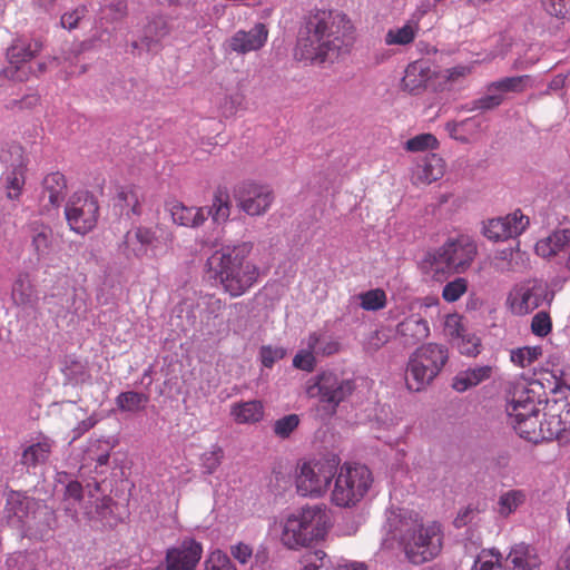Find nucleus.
Returning a JSON list of instances; mask_svg holds the SVG:
<instances>
[{
	"instance_id": "c85d7f7f",
	"label": "nucleus",
	"mask_w": 570,
	"mask_h": 570,
	"mask_svg": "<svg viewBox=\"0 0 570 570\" xmlns=\"http://www.w3.org/2000/svg\"><path fill=\"white\" fill-rule=\"evenodd\" d=\"M510 425L520 438L529 442L538 443L543 440V422L540 421L539 415L511 421Z\"/></svg>"
},
{
	"instance_id": "393cba45",
	"label": "nucleus",
	"mask_w": 570,
	"mask_h": 570,
	"mask_svg": "<svg viewBox=\"0 0 570 570\" xmlns=\"http://www.w3.org/2000/svg\"><path fill=\"white\" fill-rule=\"evenodd\" d=\"M11 298L17 306L33 307L37 302L36 289L28 273H19L11 288Z\"/></svg>"
},
{
	"instance_id": "9b49d317",
	"label": "nucleus",
	"mask_w": 570,
	"mask_h": 570,
	"mask_svg": "<svg viewBox=\"0 0 570 570\" xmlns=\"http://www.w3.org/2000/svg\"><path fill=\"white\" fill-rule=\"evenodd\" d=\"M98 202L88 191L73 194L68 200L65 215L70 228L81 235L90 232L97 224Z\"/></svg>"
},
{
	"instance_id": "1a4fd4ad",
	"label": "nucleus",
	"mask_w": 570,
	"mask_h": 570,
	"mask_svg": "<svg viewBox=\"0 0 570 570\" xmlns=\"http://www.w3.org/2000/svg\"><path fill=\"white\" fill-rule=\"evenodd\" d=\"M353 38H297L294 58L305 65L334 62L346 55Z\"/></svg>"
},
{
	"instance_id": "c9c22d12",
	"label": "nucleus",
	"mask_w": 570,
	"mask_h": 570,
	"mask_svg": "<svg viewBox=\"0 0 570 570\" xmlns=\"http://www.w3.org/2000/svg\"><path fill=\"white\" fill-rule=\"evenodd\" d=\"M266 38H229L224 48L226 51H233L238 55H245L249 51L261 49L265 43Z\"/></svg>"
},
{
	"instance_id": "7c9ffc66",
	"label": "nucleus",
	"mask_w": 570,
	"mask_h": 570,
	"mask_svg": "<svg viewBox=\"0 0 570 570\" xmlns=\"http://www.w3.org/2000/svg\"><path fill=\"white\" fill-rule=\"evenodd\" d=\"M570 243V229L563 228L556 230L547 239L537 244V250L544 256L556 255Z\"/></svg>"
},
{
	"instance_id": "ddd939ff",
	"label": "nucleus",
	"mask_w": 570,
	"mask_h": 570,
	"mask_svg": "<svg viewBox=\"0 0 570 570\" xmlns=\"http://www.w3.org/2000/svg\"><path fill=\"white\" fill-rule=\"evenodd\" d=\"M238 207L250 216L265 214L274 202V194L267 186L245 181L234 189Z\"/></svg>"
},
{
	"instance_id": "6ab92c4d",
	"label": "nucleus",
	"mask_w": 570,
	"mask_h": 570,
	"mask_svg": "<svg viewBox=\"0 0 570 570\" xmlns=\"http://www.w3.org/2000/svg\"><path fill=\"white\" fill-rule=\"evenodd\" d=\"M144 200L145 196L140 187L126 185L118 188L115 207L119 208L121 216L131 218V216H140L142 214Z\"/></svg>"
},
{
	"instance_id": "6e6552de",
	"label": "nucleus",
	"mask_w": 570,
	"mask_h": 570,
	"mask_svg": "<svg viewBox=\"0 0 570 570\" xmlns=\"http://www.w3.org/2000/svg\"><path fill=\"white\" fill-rule=\"evenodd\" d=\"M336 454H328L312 462H305L296 475V489L301 495H322L336 475L340 465Z\"/></svg>"
},
{
	"instance_id": "a211bd4d",
	"label": "nucleus",
	"mask_w": 570,
	"mask_h": 570,
	"mask_svg": "<svg viewBox=\"0 0 570 570\" xmlns=\"http://www.w3.org/2000/svg\"><path fill=\"white\" fill-rule=\"evenodd\" d=\"M202 557V547L194 540L184 541L179 548L167 551V570H195Z\"/></svg>"
},
{
	"instance_id": "473e14b6",
	"label": "nucleus",
	"mask_w": 570,
	"mask_h": 570,
	"mask_svg": "<svg viewBox=\"0 0 570 570\" xmlns=\"http://www.w3.org/2000/svg\"><path fill=\"white\" fill-rule=\"evenodd\" d=\"M232 413L238 423H255L263 417V404L259 401H248L235 405Z\"/></svg>"
},
{
	"instance_id": "f3484780",
	"label": "nucleus",
	"mask_w": 570,
	"mask_h": 570,
	"mask_svg": "<svg viewBox=\"0 0 570 570\" xmlns=\"http://www.w3.org/2000/svg\"><path fill=\"white\" fill-rule=\"evenodd\" d=\"M40 501L27 495L24 492L10 490L6 493L3 517L9 525L20 528V524L33 511Z\"/></svg>"
},
{
	"instance_id": "338daca9",
	"label": "nucleus",
	"mask_w": 570,
	"mask_h": 570,
	"mask_svg": "<svg viewBox=\"0 0 570 570\" xmlns=\"http://www.w3.org/2000/svg\"><path fill=\"white\" fill-rule=\"evenodd\" d=\"M286 352L282 347L272 348L271 346H263L261 348L262 363L265 367H272L273 364L285 356Z\"/></svg>"
},
{
	"instance_id": "4468645a",
	"label": "nucleus",
	"mask_w": 570,
	"mask_h": 570,
	"mask_svg": "<svg viewBox=\"0 0 570 570\" xmlns=\"http://www.w3.org/2000/svg\"><path fill=\"white\" fill-rule=\"evenodd\" d=\"M553 293L541 282H532L514 289L509 296L510 307L517 315H527L541 306L544 302L550 304Z\"/></svg>"
},
{
	"instance_id": "423d86ee",
	"label": "nucleus",
	"mask_w": 570,
	"mask_h": 570,
	"mask_svg": "<svg viewBox=\"0 0 570 570\" xmlns=\"http://www.w3.org/2000/svg\"><path fill=\"white\" fill-rule=\"evenodd\" d=\"M475 255L476 245L468 237L461 236L449 239L434 252H429L423 263L435 274L462 273L471 265Z\"/></svg>"
},
{
	"instance_id": "0eeeda50",
	"label": "nucleus",
	"mask_w": 570,
	"mask_h": 570,
	"mask_svg": "<svg viewBox=\"0 0 570 570\" xmlns=\"http://www.w3.org/2000/svg\"><path fill=\"white\" fill-rule=\"evenodd\" d=\"M335 476L332 502L342 508H350L360 502L373 482L371 471L361 464H344Z\"/></svg>"
},
{
	"instance_id": "4c0bfd02",
	"label": "nucleus",
	"mask_w": 570,
	"mask_h": 570,
	"mask_svg": "<svg viewBox=\"0 0 570 570\" xmlns=\"http://www.w3.org/2000/svg\"><path fill=\"white\" fill-rule=\"evenodd\" d=\"M525 500V495L520 490H510L503 493L499 498V509L498 512L502 517H508L513 511L518 509Z\"/></svg>"
},
{
	"instance_id": "13d9d810",
	"label": "nucleus",
	"mask_w": 570,
	"mask_h": 570,
	"mask_svg": "<svg viewBox=\"0 0 570 570\" xmlns=\"http://www.w3.org/2000/svg\"><path fill=\"white\" fill-rule=\"evenodd\" d=\"M129 87H132L130 80H116L107 86L108 94L116 101L129 99Z\"/></svg>"
},
{
	"instance_id": "ea45409f",
	"label": "nucleus",
	"mask_w": 570,
	"mask_h": 570,
	"mask_svg": "<svg viewBox=\"0 0 570 570\" xmlns=\"http://www.w3.org/2000/svg\"><path fill=\"white\" fill-rule=\"evenodd\" d=\"M361 307L365 311H379L386 305V294L381 288L370 289L357 295Z\"/></svg>"
},
{
	"instance_id": "e2e57ef3",
	"label": "nucleus",
	"mask_w": 570,
	"mask_h": 570,
	"mask_svg": "<svg viewBox=\"0 0 570 570\" xmlns=\"http://www.w3.org/2000/svg\"><path fill=\"white\" fill-rule=\"evenodd\" d=\"M157 42V38H134L126 42V47L129 48L132 56H140L144 51H149Z\"/></svg>"
},
{
	"instance_id": "2eb2a0df",
	"label": "nucleus",
	"mask_w": 570,
	"mask_h": 570,
	"mask_svg": "<svg viewBox=\"0 0 570 570\" xmlns=\"http://www.w3.org/2000/svg\"><path fill=\"white\" fill-rule=\"evenodd\" d=\"M57 528L56 512L45 504L39 502L29 517L20 524L19 530L22 535L32 540L46 541L49 540Z\"/></svg>"
},
{
	"instance_id": "39448f33",
	"label": "nucleus",
	"mask_w": 570,
	"mask_h": 570,
	"mask_svg": "<svg viewBox=\"0 0 570 570\" xmlns=\"http://www.w3.org/2000/svg\"><path fill=\"white\" fill-rule=\"evenodd\" d=\"M165 206L175 225L188 228L202 226L209 216L215 223H222L230 215L229 195L223 188L215 191L212 206L188 207L177 200L167 202Z\"/></svg>"
},
{
	"instance_id": "37998d69",
	"label": "nucleus",
	"mask_w": 570,
	"mask_h": 570,
	"mask_svg": "<svg viewBox=\"0 0 570 570\" xmlns=\"http://www.w3.org/2000/svg\"><path fill=\"white\" fill-rule=\"evenodd\" d=\"M503 101V96L501 94H497L495 91L489 92L471 102L470 106H466L468 111H480L485 112L489 110H493L499 107Z\"/></svg>"
},
{
	"instance_id": "774afa93",
	"label": "nucleus",
	"mask_w": 570,
	"mask_h": 570,
	"mask_svg": "<svg viewBox=\"0 0 570 570\" xmlns=\"http://www.w3.org/2000/svg\"><path fill=\"white\" fill-rule=\"evenodd\" d=\"M326 554L322 550H316L313 553H308L306 556V564L303 570H330L324 564V559Z\"/></svg>"
},
{
	"instance_id": "680f3d73",
	"label": "nucleus",
	"mask_w": 570,
	"mask_h": 570,
	"mask_svg": "<svg viewBox=\"0 0 570 570\" xmlns=\"http://www.w3.org/2000/svg\"><path fill=\"white\" fill-rule=\"evenodd\" d=\"M40 102V96L36 92L24 95L21 99L12 100L7 108L14 110H32Z\"/></svg>"
},
{
	"instance_id": "6e6d98bb",
	"label": "nucleus",
	"mask_w": 570,
	"mask_h": 570,
	"mask_svg": "<svg viewBox=\"0 0 570 570\" xmlns=\"http://www.w3.org/2000/svg\"><path fill=\"white\" fill-rule=\"evenodd\" d=\"M544 10L557 18L570 17V0H541Z\"/></svg>"
},
{
	"instance_id": "4d7b16f0",
	"label": "nucleus",
	"mask_w": 570,
	"mask_h": 570,
	"mask_svg": "<svg viewBox=\"0 0 570 570\" xmlns=\"http://www.w3.org/2000/svg\"><path fill=\"white\" fill-rule=\"evenodd\" d=\"M481 340L475 335L464 334L456 342V346L461 354L468 356H476L480 353Z\"/></svg>"
},
{
	"instance_id": "412c9836",
	"label": "nucleus",
	"mask_w": 570,
	"mask_h": 570,
	"mask_svg": "<svg viewBox=\"0 0 570 570\" xmlns=\"http://www.w3.org/2000/svg\"><path fill=\"white\" fill-rule=\"evenodd\" d=\"M396 334L404 346H413L429 336L430 327L424 318L411 315L397 324Z\"/></svg>"
},
{
	"instance_id": "f257e3e1",
	"label": "nucleus",
	"mask_w": 570,
	"mask_h": 570,
	"mask_svg": "<svg viewBox=\"0 0 570 570\" xmlns=\"http://www.w3.org/2000/svg\"><path fill=\"white\" fill-rule=\"evenodd\" d=\"M387 527L392 539L412 564L429 562L442 551L443 534L436 523L424 525L416 514L401 512L389 518Z\"/></svg>"
},
{
	"instance_id": "aec40b11",
	"label": "nucleus",
	"mask_w": 570,
	"mask_h": 570,
	"mask_svg": "<svg viewBox=\"0 0 570 570\" xmlns=\"http://www.w3.org/2000/svg\"><path fill=\"white\" fill-rule=\"evenodd\" d=\"M433 75L434 72L426 62L415 60L406 67L402 87L410 94L416 95L429 86Z\"/></svg>"
},
{
	"instance_id": "20e7f679",
	"label": "nucleus",
	"mask_w": 570,
	"mask_h": 570,
	"mask_svg": "<svg viewBox=\"0 0 570 570\" xmlns=\"http://www.w3.org/2000/svg\"><path fill=\"white\" fill-rule=\"evenodd\" d=\"M449 360L448 348L435 343L417 347L409 357L405 384L409 391L425 390L440 374Z\"/></svg>"
},
{
	"instance_id": "c756f323",
	"label": "nucleus",
	"mask_w": 570,
	"mask_h": 570,
	"mask_svg": "<svg viewBox=\"0 0 570 570\" xmlns=\"http://www.w3.org/2000/svg\"><path fill=\"white\" fill-rule=\"evenodd\" d=\"M320 342L321 334L316 332L311 333L307 340V348L301 350L293 358L294 367L306 372L314 371L316 365L314 351L316 350V346Z\"/></svg>"
},
{
	"instance_id": "7ed1b4c3",
	"label": "nucleus",
	"mask_w": 570,
	"mask_h": 570,
	"mask_svg": "<svg viewBox=\"0 0 570 570\" xmlns=\"http://www.w3.org/2000/svg\"><path fill=\"white\" fill-rule=\"evenodd\" d=\"M330 527L331 519L325 508L306 507L286 519L281 540L289 549L309 547L323 540Z\"/></svg>"
},
{
	"instance_id": "cd10ccee",
	"label": "nucleus",
	"mask_w": 570,
	"mask_h": 570,
	"mask_svg": "<svg viewBox=\"0 0 570 570\" xmlns=\"http://www.w3.org/2000/svg\"><path fill=\"white\" fill-rule=\"evenodd\" d=\"M444 164L436 154H429L417 165L416 178L421 183L431 184L443 176Z\"/></svg>"
},
{
	"instance_id": "f03ea898",
	"label": "nucleus",
	"mask_w": 570,
	"mask_h": 570,
	"mask_svg": "<svg viewBox=\"0 0 570 570\" xmlns=\"http://www.w3.org/2000/svg\"><path fill=\"white\" fill-rule=\"evenodd\" d=\"M252 249L250 242L226 245L207 259V266L214 273V277L233 297L243 295L258 278V267L247 261Z\"/></svg>"
},
{
	"instance_id": "3c124183",
	"label": "nucleus",
	"mask_w": 570,
	"mask_h": 570,
	"mask_svg": "<svg viewBox=\"0 0 570 570\" xmlns=\"http://www.w3.org/2000/svg\"><path fill=\"white\" fill-rule=\"evenodd\" d=\"M552 330L551 317L548 312H538L531 321V332L539 337H546Z\"/></svg>"
},
{
	"instance_id": "864d4df0",
	"label": "nucleus",
	"mask_w": 570,
	"mask_h": 570,
	"mask_svg": "<svg viewBox=\"0 0 570 570\" xmlns=\"http://www.w3.org/2000/svg\"><path fill=\"white\" fill-rule=\"evenodd\" d=\"M112 445L108 441H97V445L94 444L88 449V456L97 462V466L106 465L110 458V450Z\"/></svg>"
},
{
	"instance_id": "a19ab883",
	"label": "nucleus",
	"mask_w": 570,
	"mask_h": 570,
	"mask_svg": "<svg viewBox=\"0 0 570 570\" xmlns=\"http://www.w3.org/2000/svg\"><path fill=\"white\" fill-rule=\"evenodd\" d=\"M527 76H515V77H507L501 80L491 82L488 86V91H495L497 94L502 92H520L523 90V82L527 79Z\"/></svg>"
},
{
	"instance_id": "72a5a7b5",
	"label": "nucleus",
	"mask_w": 570,
	"mask_h": 570,
	"mask_svg": "<svg viewBox=\"0 0 570 570\" xmlns=\"http://www.w3.org/2000/svg\"><path fill=\"white\" fill-rule=\"evenodd\" d=\"M30 230L32 233V245L37 255L43 256L48 254L51 245V228L36 222L30 225Z\"/></svg>"
},
{
	"instance_id": "09e8293b",
	"label": "nucleus",
	"mask_w": 570,
	"mask_h": 570,
	"mask_svg": "<svg viewBox=\"0 0 570 570\" xmlns=\"http://www.w3.org/2000/svg\"><path fill=\"white\" fill-rule=\"evenodd\" d=\"M298 424L299 416L297 414H288L275 421L273 431L277 436L286 439L297 429Z\"/></svg>"
},
{
	"instance_id": "052dcab7",
	"label": "nucleus",
	"mask_w": 570,
	"mask_h": 570,
	"mask_svg": "<svg viewBox=\"0 0 570 570\" xmlns=\"http://www.w3.org/2000/svg\"><path fill=\"white\" fill-rule=\"evenodd\" d=\"M134 237L140 244V248L136 255L146 253V247L151 246L156 240L155 233L150 228L144 226H139L135 229Z\"/></svg>"
},
{
	"instance_id": "4be33fe9",
	"label": "nucleus",
	"mask_w": 570,
	"mask_h": 570,
	"mask_svg": "<svg viewBox=\"0 0 570 570\" xmlns=\"http://www.w3.org/2000/svg\"><path fill=\"white\" fill-rule=\"evenodd\" d=\"M507 563L509 570H539L541 560L533 547L521 542L511 548Z\"/></svg>"
},
{
	"instance_id": "dca6fc26",
	"label": "nucleus",
	"mask_w": 570,
	"mask_h": 570,
	"mask_svg": "<svg viewBox=\"0 0 570 570\" xmlns=\"http://www.w3.org/2000/svg\"><path fill=\"white\" fill-rule=\"evenodd\" d=\"M528 225L529 217L517 209L503 218L490 219L483 227V234L490 240L500 242L520 235Z\"/></svg>"
},
{
	"instance_id": "a18cd8bd",
	"label": "nucleus",
	"mask_w": 570,
	"mask_h": 570,
	"mask_svg": "<svg viewBox=\"0 0 570 570\" xmlns=\"http://www.w3.org/2000/svg\"><path fill=\"white\" fill-rule=\"evenodd\" d=\"M24 184L23 170L17 166L6 178L7 197L18 199Z\"/></svg>"
},
{
	"instance_id": "0e129e2a",
	"label": "nucleus",
	"mask_w": 570,
	"mask_h": 570,
	"mask_svg": "<svg viewBox=\"0 0 570 570\" xmlns=\"http://www.w3.org/2000/svg\"><path fill=\"white\" fill-rule=\"evenodd\" d=\"M86 12L87 9L85 6H80L70 12H66L61 17V26L68 31H71L72 29L77 28L79 21L85 17Z\"/></svg>"
},
{
	"instance_id": "a878e982",
	"label": "nucleus",
	"mask_w": 570,
	"mask_h": 570,
	"mask_svg": "<svg viewBox=\"0 0 570 570\" xmlns=\"http://www.w3.org/2000/svg\"><path fill=\"white\" fill-rule=\"evenodd\" d=\"M67 181L59 173L48 174L42 180V199L48 198L52 207H58L66 197Z\"/></svg>"
},
{
	"instance_id": "9d476101",
	"label": "nucleus",
	"mask_w": 570,
	"mask_h": 570,
	"mask_svg": "<svg viewBox=\"0 0 570 570\" xmlns=\"http://www.w3.org/2000/svg\"><path fill=\"white\" fill-rule=\"evenodd\" d=\"M354 380L345 379L331 371L320 373L313 384L308 385L307 394L311 397H320V401L336 409L354 392Z\"/></svg>"
},
{
	"instance_id": "de8ad7c7",
	"label": "nucleus",
	"mask_w": 570,
	"mask_h": 570,
	"mask_svg": "<svg viewBox=\"0 0 570 570\" xmlns=\"http://www.w3.org/2000/svg\"><path fill=\"white\" fill-rule=\"evenodd\" d=\"M530 401H537L534 391L524 383H517L509 394L507 405L527 404Z\"/></svg>"
},
{
	"instance_id": "e433bc0d",
	"label": "nucleus",
	"mask_w": 570,
	"mask_h": 570,
	"mask_svg": "<svg viewBox=\"0 0 570 570\" xmlns=\"http://www.w3.org/2000/svg\"><path fill=\"white\" fill-rule=\"evenodd\" d=\"M49 452L50 446L47 443L32 444L23 451L20 462L26 466H36L47 460Z\"/></svg>"
},
{
	"instance_id": "b1692460",
	"label": "nucleus",
	"mask_w": 570,
	"mask_h": 570,
	"mask_svg": "<svg viewBox=\"0 0 570 570\" xmlns=\"http://www.w3.org/2000/svg\"><path fill=\"white\" fill-rule=\"evenodd\" d=\"M41 48L42 43L38 38H17L8 48L7 57L11 65H19L32 59Z\"/></svg>"
},
{
	"instance_id": "bb28decb",
	"label": "nucleus",
	"mask_w": 570,
	"mask_h": 570,
	"mask_svg": "<svg viewBox=\"0 0 570 570\" xmlns=\"http://www.w3.org/2000/svg\"><path fill=\"white\" fill-rule=\"evenodd\" d=\"M491 374L492 367L489 365L461 371L453 379L452 387L458 392H464L490 379Z\"/></svg>"
},
{
	"instance_id": "2f4dec72",
	"label": "nucleus",
	"mask_w": 570,
	"mask_h": 570,
	"mask_svg": "<svg viewBox=\"0 0 570 570\" xmlns=\"http://www.w3.org/2000/svg\"><path fill=\"white\" fill-rule=\"evenodd\" d=\"M83 489L80 482L71 480L67 483L63 493V510L72 520H78V510L76 503L81 502Z\"/></svg>"
},
{
	"instance_id": "bf43d9fd",
	"label": "nucleus",
	"mask_w": 570,
	"mask_h": 570,
	"mask_svg": "<svg viewBox=\"0 0 570 570\" xmlns=\"http://www.w3.org/2000/svg\"><path fill=\"white\" fill-rule=\"evenodd\" d=\"M389 341L390 335L386 332L376 330L367 337L364 348L366 353L374 354L381 347H383Z\"/></svg>"
},
{
	"instance_id": "8fccbe9b",
	"label": "nucleus",
	"mask_w": 570,
	"mask_h": 570,
	"mask_svg": "<svg viewBox=\"0 0 570 570\" xmlns=\"http://www.w3.org/2000/svg\"><path fill=\"white\" fill-rule=\"evenodd\" d=\"M223 458H224V451L218 445H214L210 451L205 452L202 455V465L204 469V473L213 474L218 469V466L222 464Z\"/></svg>"
},
{
	"instance_id": "603ef678",
	"label": "nucleus",
	"mask_w": 570,
	"mask_h": 570,
	"mask_svg": "<svg viewBox=\"0 0 570 570\" xmlns=\"http://www.w3.org/2000/svg\"><path fill=\"white\" fill-rule=\"evenodd\" d=\"M438 146V139L432 134H421L406 141L409 151H424Z\"/></svg>"
},
{
	"instance_id": "5701e85b",
	"label": "nucleus",
	"mask_w": 570,
	"mask_h": 570,
	"mask_svg": "<svg viewBox=\"0 0 570 570\" xmlns=\"http://www.w3.org/2000/svg\"><path fill=\"white\" fill-rule=\"evenodd\" d=\"M568 442L570 439V409L549 415L543 422V440Z\"/></svg>"
},
{
	"instance_id": "5fc2aeb1",
	"label": "nucleus",
	"mask_w": 570,
	"mask_h": 570,
	"mask_svg": "<svg viewBox=\"0 0 570 570\" xmlns=\"http://www.w3.org/2000/svg\"><path fill=\"white\" fill-rule=\"evenodd\" d=\"M104 14L111 21L124 19L127 16V0H106Z\"/></svg>"
},
{
	"instance_id": "f704fd0d",
	"label": "nucleus",
	"mask_w": 570,
	"mask_h": 570,
	"mask_svg": "<svg viewBox=\"0 0 570 570\" xmlns=\"http://www.w3.org/2000/svg\"><path fill=\"white\" fill-rule=\"evenodd\" d=\"M61 372L65 375L66 383L72 385L83 383L89 377L86 365L71 357L65 358Z\"/></svg>"
},
{
	"instance_id": "49530a36",
	"label": "nucleus",
	"mask_w": 570,
	"mask_h": 570,
	"mask_svg": "<svg viewBox=\"0 0 570 570\" xmlns=\"http://www.w3.org/2000/svg\"><path fill=\"white\" fill-rule=\"evenodd\" d=\"M468 289V281L463 277H458L452 282L444 285L442 297L445 302H456Z\"/></svg>"
},
{
	"instance_id": "79ce46f5",
	"label": "nucleus",
	"mask_w": 570,
	"mask_h": 570,
	"mask_svg": "<svg viewBox=\"0 0 570 570\" xmlns=\"http://www.w3.org/2000/svg\"><path fill=\"white\" fill-rule=\"evenodd\" d=\"M540 402L537 401H530L527 404H520V405H507V413L509 416V421H518L522 419H527L530 416L539 415L540 409H539Z\"/></svg>"
},
{
	"instance_id": "58836bf2",
	"label": "nucleus",
	"mask_w": 570,
	"mask_h": 570,
	"mask_svg": "<svg viewBox=\"0 0 570 570\" xmlns=\"http://www.w3.org/2000/svg\"><path fill=\"white\" fill-rule=\"evenodd\" d=\"M148 402V396L139 392H124L117 397V405L121 411L135 412L145 406Z\"/></svg>"
},
{
	"instance_id": "f8f14e48",
	"label": "nucleus",
	"mask_w": 570,
	"mask_h": 570,
	"mask_svg": "<svg viewBox=\"0 0 570 570\" xmlns=\"http://www.w3.org/2000/svg\"><path fill=\"white\" fill-rule=\"evenodd\" d=\"M304 29L307 36H346L353 32L354 27L342 11L316 10L305 18Z\"/></svg>"
},
{
	"instance_id": "c03bdc74",
	"label": "nucleus",
	"mask_w": 570,
	"mask_h": 570,
	"mask_svg": "<svg viewBox=\"0 0 570 570\" xmlns=\"http://www.w3.org/2000/svg\"><path fill=\"white\" fill-rule=\"evenodd\" d=\"M542 355L540 346H524L512 351L511 361L522 367L530 365Z\"/></svg>"
},
{
	"instance_id": "69168bd1",
	"label": "nucleus",
	"mask_w": 570,
	"mask_h": 570,
	"mask_svg": "<svg viewBox=\"0 0 570 570\" xmlns=\"http://www.w3.org/2000/svg\"><path fill=\"white\" fill-rule=\"evenodd\" d=\"M445 332L450 337L456 340L466 334V331L461 322V317L458 314H452L446 317Z\"/></svg>"
}]
</instances>
